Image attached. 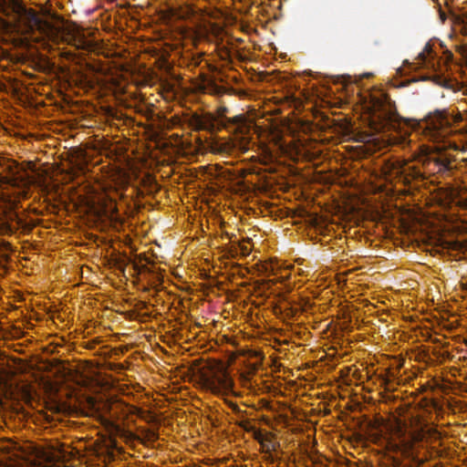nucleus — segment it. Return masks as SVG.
<instances>
[{
	"instance_id": "9d476101",
	"label": "nucleus",
	"mask_w": 467,
	"mask_h": 467,
	"mask_svg": "<svg viewBox=\"0 0 467 467\" xmlns=\"http://www.w3.org/2000/svg\"><path fill=\"white\" fill-rule=\"evenodd\" d=\"M240 120H241V117H240V116H236V117H234V118L233 119V122H234V123H237V122H239Z\"/></svg>"
},
{
	"instance_id": "1a4fd4ad",
	"label": "nucleus",
	"mask_w": 467,
	"mask_h": 467,
	"mask_svg": "<svg viewBox=\"0 0 467 467\" xmlns=\"http://www.w3.org/2000/svg\"><path fill=\"white\" fill-rule=\"evenodd\" d=\"M227 109L226 108H221L218 109V115L219 117L223 118L224 114L226 113Z\"/></svg>"
},
{
	"instance_id": "6e6552de",
	"label": "nucleus",
	"mask_w": 467,
	"mask_h": 467,
	"mask_svg": "<svg viewBox=\"0 0 467 467\" xmlns=\"http://www.w3.org/2000/svg\"><path fill=\"white\" fill-rule=\"evenodd\" d=\"M426 53L430 54V49L428 47H425V50L419 55V58L424 62L426 59Z\"/></svg>"
},
{
	"instance_id": "0eeeda50",
	"label": "nucleus",
	"mask_w": 467,
	"mask_h": 467,
	"mask_svg": "<svg viewBox=\"0 0 467 467\" xmlns=\"http://www.w3.org/2000/svg\"><path fill=\"white\" fill-rule=\"evenodd\" d=\"M397 431H396V435L398 436V438L401 439L402 436H403V431H402V426L400 422H397Z\"/></svg>"
},
{
	"instance_id": "f03ea898",
	"label": "nucleus",
	"mask_w": 467,
	"mask_h": 467,
	"mask_svg": "<svg viewBox=\"0 0 467 467\" xmlns=\"http://www.w3.org/2000/svg\"><path fill=\"white\" fill-rule=\"evenodd\" d=\"M205 386L213 393L225 394L233 389L234 381L222 363H214L203 376Z\"/></svg>"
},
{
	"instance_id": "423d86ee",
	"label": "nucleus",
	"mask_w": 467,
	"mask_h": 467,
	"mask_svg": "<svg viewBox=\"0 0 467 467\" xmlns=\"http://www.w3.org/2000/svg\"><path fill=\"white\" fill-rule=\"evenodd\" d=\"M116 211H117V208H116L115 203L110 202L109 207L107 209L106 213H109L110 214L109 216L110 218H112L113 214L116 213Z\"/></svg>"
},
{
	"instance_id": "39448f33",
	"label": "nucleus",
	"mask_w": 467,
	"mask_h": 467,
	"mask_svg": "<svg viewBox=\"0 0 467 467\" xmlns=\"http://www.w3.org/2000/svg\"><path fill=\"white\" fill-rule=\"evenodd\" d=\"M458 203L467 209V186H464L459 192Z\"/></svg>"
},
{
	"instance_id": "9b49d317",
	"label": "nucleus",
	"mask_w": 467,
	"mask_h": 467,
	"mask_svg": "<svg viewBox=\"0 0 467 467\" xmlns=\"http://www.w3.org/2000/svg\"><path fill=\"white\" fill-rule=\"evenodd\" d=\"M5 0H0V5L5 4Z\"/></svg>"
},
{
	"instance_id": "f257e3e1",
	"label": "nucleus",
	"mask_w": 467,
	"mask_h": 467,
	"mask_svg": "<svg viewBox=\"0 0 467 467\" xmlns=\"http://www.w3.org/2000/svg\"><path fill=\"white\" fill-rule=\"evenodd\" d=\"M30 23L32 24L30 26L31 30L36 27L44 36L53 42L57 43L62 40L81 49L88 48L91 46L83 30L75 24L67 25L60 31L50 24L42 22L36 15L31 16Z\"/></svg>"
},
{
	"instance_id": "f8f14e48",
	"label": "nucleus",
	"mask_w": 467,
	"mask_h": 467,
	"mask_svg": "<svg viewBox=\"0 0 467 467\" xmlns=\"http://www.w3.org/2000/svg\"><path fill=\"white\" fill-rule=\"evenodd\" d=\"M377 117H378V116L376 115V112H374V113H373L372 118H373V119H375V118H377Z\"/></svg>"
},
{
	"instance_id": "ddd939ff",
	"label": "nucleus",
	"mask_w": 467,
	"mask_h": 467,
	"mask_svg": "<svg viewBox=\"0 0 467 467\" xmlns=\"http://www.w3.org/2000/svg\"><path fill=\"white\" fill-rule=\"evenodd\" d=\"M373 130H374L375 131H378V130H379V128H378V127H373Z\"/></svg>"
},
{
	"instance_id": "7ed1b4c3",
	"label": "nucleus",
	"mask_w": 467,
	"mask_h": 467,
	"mask_svg": "<svg viewBox=\"0 0 467 467\" xmlns=\"http://www.w3.org/2000/svg\"><path fill=\"white\" fill-rule=\"evenodd\" d=\"M0 168L5 172V175L0 174V186H18L23 179L18 175L16 164L12 161H6L4 159H0Z\"/></svg>"
},
{
	"instance_id": "20e7f679",
	"label": "nucleus",
	"mask_w": 467,
	"mask_h": 467,
	"mask_svg": "<svg viewBox=\"0 0 467 467\" xmlns=\"http://www.w3.org/2000/svg\"><path fill=\"white\" fill-rule=\"evenodd\" d=\"M255 439L263 447V450L270 452L275 450V441H274L273 435L271 433H257L255 435Z\"/></svg>"
}]
</instances>
